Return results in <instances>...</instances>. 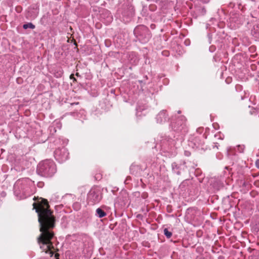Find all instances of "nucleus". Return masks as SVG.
I'll list each match as a JSON object with an SVG mask.
<instances>
[{"label": "nucleus", "mask_w": 259, "mask_h": 259, "mask_svg": "<svg viewBox=\"0 0 259 259\" xmlns=\"http://www.w3.org/2000/svg\"><path fill=\"white\" fill-rule=\"evenodd\" d=\"M164 234L168 238H169L172 235L171 233L168 231L167 229H164Z\"/></svg>", "instance_id": "nucleus-7"}, {"label": "nucleus", "mask_w": 259, "mask_h": 259, "mask_svg": "<svg viewBox=\"0 0 259 259\" xmlns=\"http://www.w3.org/2000/svg\"><path fill=\"white\" fill-rule=\"evenodd\" d=\"M35 27L34 25H33L32 23H28V24H24L23 25V28L24 29H27L28 28H31V29H34Z\"/></svg>", "instance_id": "nucleus-6"}, {"label": "nucleus", "mask_w": 259, "mask_h": 259, "mask_svg": "<svg viewBox=\"0 0 259 259\" xmlns=\"http://www.w3.org/2000/svg\"><path fill=\"white\" fill-rule=\"evenodd\" d=\"M37 171L41 176L49 177L56 172V166L53 161L46 160L38 164Z\"/></svg>", "instance_id": "nucleus-2"}, {"label": "nucleus", "mask_w": 259, "mask_h": 259, "mask_svg": "<svg viewBox=\"0 0 259 259\" xmlns=\"http://www.w3.org/2000/svg\"><path fill=\"white\" fill-rule=\"evenodd\" d=\"M68 155L65 149H57L55 152V157L60 162L66 160L68 158Z\"/></svg>", "instance_id": "nucleus-3"}, {"label": "nucleus", "mask_w": 259, "mask_h": 259, "mask_svg": "<svg viewBox=\"0 0 259 259\" xmlns=\"http://www.w3.org/2000/svg\"><path fill=\"white\" fill-rule=\"evenodd\" d=\"M162 118H164V119L165 118V113L164 112H160L158 114V115L157 116V120L159 122H161L162 121Z\"/></svg>", "instance_id": "nucleus-5"}, {"label": "nucleus", "mask_w": 259, "mask_h": 259, "mask_svg": "<svg viewBox=\"0 0 259 259\" xmlns=\"http://www.w3.org/2000/svg\"><path fill=\"white\" fill-rule=\"evenodd\" d=\"M92 195V193H90V194L89 195V197H90Z\"/></svg>", "instance_id": "nucleus-9"}, {"label": "nucleus", "mask_w": 259, "mask_h": 259, "mask_svg": "<svg viewBox=\"0 0 259 259\" xmlns=\"http://www.w3.org/2000/svg\"><path fill=\"white\" fill-rule=\"evenodd\" d=\"M255 165L257 168H259V159H257L255 162Z\"/></svg>", "instance_id": "nucleus-8"}, {"label": "nucleus", "mask_w": 259, "mask_h": 259, "mask_svg": "<svg viewBox=\"0 0 259 259\" xmlns=\"http://www.w3.org/2000/svg\"><path fill=\"white\" fill-rule=\"evenodd\" d=\"M96 212L99 218H102L106 215V213L100 208H98Z\"/></svg>", "instance_id": "nucleus-4"}, {"label": "nucleus", "mask_w": 259, "mask_h": 259, "mask_svg": "<svg viewBox=\"0 0 259 259\" xmlns=\"http://www.w3.org/2000/svg\"><path fill=\"white\" fill-rule=\"evenodd\" d=\"M33 205V208L38 213L40 226V234L37 238V242L40 248L52 256L55 252V248L51 242L54 235L52 231L54 227V217L49 209V206L47 200L42 199L37 205L34 203Z\"/></svg>", "instance_id": "nucleus-1"}]
</instances>
